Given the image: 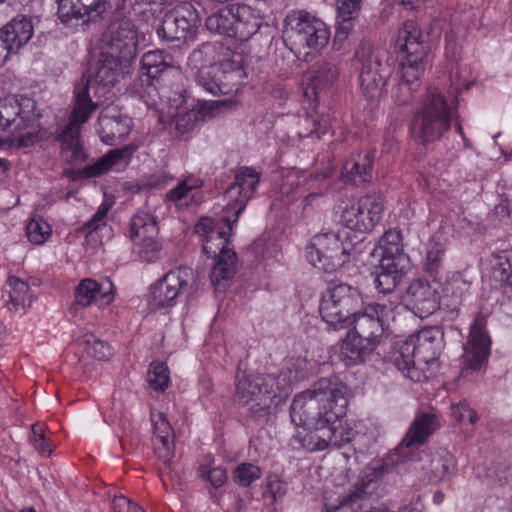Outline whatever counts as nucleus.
I'll return each mask as SVG.
<instances>
[{"label":"nucleus","mask_w":512,"mask_h":512,"mask_svg":"<svg viewBox=\"0 0 512 512\" xmlns=\"http://www.w3.org/2000/svg\"><path fill=\"white\" fill-rule=\"evenodd\" d=\"M349 397L346 384L329 378L295 395L290 405V419L296 429L290 439L292 448L315 452L351 442L355 433L345 420Z\"/></svg>","instance_id":"obj_1"},{"label":"nucleus","mask_w":512,"mask_h":512,"mask_svg":"<svg viewBox=\"0 0 512 512\" xmlns=\"http://www.w3.org/2000/svg\"><path fill=\"white\" fill-rule=\"evenodd\" d=\"M198 70L197 82L214 96L229 94L244 84L243 56L213 43L202 44L189 58Z\"/></svg>","instance_id":"obj_2"},{"label":"nucleus","mask_w":512,"mask_h":512,"mask_svg":"<svg viewBox=\"0 0 512 512\" xmlns=\"http://www.w3.org/2000/svg\"><path fill=\"white\" fill-rule=\"evenodd\" d=\"M443 338L442 328L433 325L397 341L392 353L395 366L413 382L427 381L438 367Z\"/></svg>","instance_id":"obj_3"},{"label":"nucleus","mask_w":512,"mask_h":512,"mask_svg":"<svg viewBox=\"0 0 512 512\" xmlns=\"http://www.w3.org/2000/svg\"><path fill=\"white\" fill-rule=\"evenodd\" d=\"M292 380L286 373L276 378L267 376H238L236 383V400L249 405V415L255 419H266L276 413L289 393Z\"/></svg>","instance_id":"obj_4"},{"label":"nucleus","mask_w":512,"mask_h":512,"mask_svg":"<svg viewBox=\"0 0 512 512\" xmlns=\"http://www.w3.org/2000/svg\"><path fill=\"white\" fill-rule=\"evenodd\" d=\"M357 299L348 294V290L345 286H337L329 289L323 294L320 305L319 313L322 320H359L362 317H366L369 320H384L392 319L395 320L398 313H395L398 309H404V307L392 304H380L375 302L367 303L361 308L356 309Z\"/></svg>","instance_id":"obj_5"},{"label":"nucleus","mask_w":512,"mask_h":512,"mask_svg":"<svg viewBox=\"0 0 512 512\" xmlns=\"http://www.w3.org/2000/svg\"><path fill=\"white\" fill-rule=\"evenodd\" d=\"M283 37L298 58H305L328 44L330 30L320 18L309 12L291 11L284 20Z\"/></svg>","instance_id":"obj_6"},{"label":"nucleus","mask_w":512,"mask_h":512,"mask_svg":"<svg viewBox=\"0 0 512 512\" xmlns=\"http://www.w3.org/2000/svg\"><path fill=\"white\" fill-rule=\"evenodd\" d=\"M130 63L107 52H102L94 75L84 78L75 86L74 105L80 102L85 110L94 112L102 104V99H108L110 88L118 81L120 73Z\"/></svg>","instance_id":"obj_7"},{"label":"nucleus","mask_w":512,"mask_h":512,"mask_svg":"<svg viewBox=\"0 0 512 512\" xmlns=\"http://www.w3.org/2000/svg\"><path fill=\"white\" fill-rule=\"evenodd\" d=\"M37 122L36 104L31 98L0 100V133L19 146H29L38 140Z\"/></svg>","instance_id":"obj_8"},{"label":"nucleus","mask_w":512,"mask_h":512,"mask_svg":"<svg viewBox=\"0 0 512 512\" xmlns=\"http://www.w3.org/2000/svg\"><path fill=\"white\" fill-rule=\"evenodd\" d=\"M452 110L443 93L434 88L429 90L422 109L414 116L411 134L421 144L439 140L451 126Z\"/></svg>","instance_id":"obj_9"},{"label":"nucleus","mask_w":512,"mask_h":512,"mask_svg":"<svg viewBox=\"0 0 512 512\" xmlns=\"http://www.w3.org/2000/svg\"><path fill=\"white\" fill-rule=\"evenodd\" d=\"M355 69L358 71L363 96L368 100L380 98L386 81L392 74L388 53L363 45L356 52Z\"/></svg>","instance_id":"obj_10"},{"label":"nucleus","mask_w":512,"mask_h":512,"mask_svg":"<svg viewBox=\"0 0 512 512\" xmlns=\"http://www.w3.org/2000/svg\"><path fill=\"white\" fill-rule=\"evenodd\" d=\"M353 249L345 231H322L306 246L305 256L314 267L333 272L348 261Z\"/></svg>","instance_id":"obj_11"},{"label":"nucleus","mask_w":512,"mask_h":512,"mask_svg":"<svg viewBox=\"0 0 512 512\" xmlns=\"http://www.w3.org/2000/svg\"><path fill=\"white\" fill-rule=\"evenodd\" d=\"M491 339L485 322H472L469 325L467 341L463 346L460 378L471 381L474 375L486 368L490 355Z\"/></svg>","instance_id":"obj_12"},{"label":"nucleus","mask_w":512,"mask_h":512,"mask_svg":"<svg viewBox=\"0 0 512 512\" xmlns=\"http://www.w3.org/2000/svg\"><path fill=\"white\" fill-rule=\"evenodd\" d=\"M383 209L380 194H367L346 206L341 214V222L350 230L367 233L380 221Z\"/></svg>","instance_id":"obj_13"},{"label":"nucleus","mask_w":512,"mask_h":512,"mask_svg":"<svg viewBox=\"0 0 512 512\" xmlns=\"http://www.w3.org/2000/svg\"><path fill=\"white\" fill-rule=\"evenodd\" d=\"M159 227L156 217L151 213L139 210L130 222V239L140 247V255L148 262L160 258L162 243L158 238Z\"/></svg>","instance_id":"obj_14"},{"label":"nucleus","mask_w":512,"mask_h":512,"mask_svg":"<svg viewBox=\"0 0 512 512\" xmlns=\"http://www.w3.org/2000/svg\"><path fill=\"white\" fill-rule=\"evenodd\" d=\"M107 53L124 63H131L137 55L138 33L129 19H117L110 23L103 35Z\"/></svg>","instance_id":"obj_15"},{"label":"nucleus","mask_w":512,"mask_h":512,"mask_svg":"<svg viewBox=\"0 0 512 512\" xmlns=\"http://www.w3.org/2000/svg\"><path fill=\"white\" fill-rule=\"evenodd\" d=\"M195 273L189 267H178L167 272L152 290V304L157 308L173 306L184 292L193 289Z\"/></svg>","instance_id":"obj_16"},{"label":"nucleus","mask_w":512,"mask_h":512,"mask_svg":"<svg viewBox=\"0 0 512 512\" xmlns=\"http://www.w3.org/2000/svg\"><path fill=\"white\" fill-rule=\"evenodd\" d=\"M260 179L261 173L252 167L243 166L236 171L233 183L224 193L227 210L234 215L233 222H237L247 203L255 196Z\"/></svg>","instance_id":"obj_17"},{"label":"nucleus","mask_w":512,"mask_h":512,"mask_svg":"<svg viewBox=\"0 0 512 512\" xmlns=\"http://www.w3.org/2000/svg\"><path fill=\"white\" fill-rule=\"evenodd\" d=\"M374 329L367 336L350 329L342 342L340 359L346 366L358 365L367 360L384 333V322H373Z\"/></svg>","instance_id":"obj_18"},{"label":"nucleus","mask_w":512,"mask_h":512,"mask_svg":"<svg viewBox=\"0 0 512 512\" xmlns=\"http://www.w3.org/2000/svg\"><path fill=\"white\" fill-rule=\"evenodd\" d=\"M235 222L229 217L215 221L210 217H202L195 226L197 234L202 236V250L207 257H216L230 247L229 237Z\"/></svg>","instance_id":"obj_19"},{"label":"nucleus","mask_w":512,"mask_h":512,"mask_svg":"<svg viewBox=\"0 0 512 512\" xmlns=\"http://www.w3.org/2000/svg\"><path fill=\"white\" fill-rule=\"evenodd\" d=\"M438 417L435 414L423 412L416 416L405 437L391 454L393 462H402L437 430Z\"/></svg>","instance_id":"obj_20"},{"label":"nucleus","mask_w":512,"mask_h":512,"mask_svg":"<svg viewBox=\"0 0 512 512\" xmlns=\"http://www.w3.org/2000/svg\"><path fill=\"white\" fill-rule=\"evenodd\" d=\"M92 112L84 109L81 102L74 105L68 124L59 135L62 151L67 160L73 164L85 160V152L80 142L81 126L87 122Z\"/></svg>","instance_id":"obj_21"},{"label":"nucleus","mask_w":512,"mask_h":512,"mask_svg":"<svg viewBox=\"0 0 512 512\" xmlns=\"http://www.w3.org/2000/svg\"><path fill=\"white\" fill-rule=\"evenodd\" d=\"M58 17L62 23L73 26L79 20L83 23L96 22L107 11L108 0H57Z\"/></svg>","instance_id":"obj_22"},{"label":"nucleus","mask_w":512,"mask_h":512,"mask_svg":"<svg viewBox=\"0 0 512 512\" xmlns=\"http://www.w3.org/2000/svg\"><path fill=\"white\" fill-rule=\"evenodd\" d=\"M441 284L436 281L418 279L413 281L407 290V301L414 314L420 319L432 315L439 308V289Z\"/></svg>","instance_id":"obj_23"},{"label":"nucleus","mask_w":512,"mask_h":512,"mask_svg":"<svg viewBox=\"0 0 512 512\" xmlns=\"http://www.w3.org/2000/svg\"><path fill=\"white\" fill-rule=\"evenodd\" d=\"M131 129L132 120L121 114L117 107L107 106L100 112L97 132L106 145H116L129 135Z\"/></svg>","instance_id":"obj_24"},{"label":"nucleus","mask_w":512,"mask_h":512,"mask_svg":"<svg viewBox=\"0 0 512 512\" xmlns=\"http://www.w3.org/2000/svg\"><path fill=\"white\" fill-rule=\"evenodd\" d=\"M75 300L82 307L94 304L104 309L114 300V285L107 278L100 282L90 278L83 279L75 289Z\"/></svg>","instance_id":"obj_25"},{"label":"nucleus","mask_w":512,"mask_h":512,"mask_svg":"<svg viewBox=\"0 0 512 512\" xmlns=\"http://www.w3.org/2000/svg\"><path fill=\"white\" fill-rule=\"evenodd\" d=\"M153 430L152 445L157 457L169 464L174 457V432L166 415L160 411H151Z\"/></svg>","instance_id":"obj_26"},{"label":"nucleus","mask_w":512,"mask_h":512,"mask_svg":"<svg viewBox=\"0 0 512 512\" xmlns=\"http://www.w3.org/2000/svg\"><path fill=\"white\" fill-rule=\"evenodd\" d=\"M33 32L31 21L26 16L18 15L0 29V38L14 54L29 42Z\"/></svg>","instance_id":"obj_27"},{"label":"nucleus","mask_w":512,"mask_h":512,"mask_svg":"<svg viewBox=\"0 0 512 512\" xmlns=\"http://www.w3.org/2000/svg\"><path fill=\"white\" fill-rule=\"evenodd\" d=\"M4 293L7 294L5 305L13 313L11 317H21L26 308L30 306L33 298L28 284L14 276L8 278Z\"/></svg>","instance_id":"obj_28"},{"label":"nucleus","mask_w":512,"mask_h":512,"mask_svg":"<svg viewBox=\"0 0 512 512\" xmlns=\"http://www.w3.org/2000/svg\"><path fill=\"white\" fill-rule=\"evenodd\" d=\"M339 76L338 68L335 64L329 62H319L311 71L305 95L309 96V90L314 95V99L319 101L321 93L334 86Z\"/></svg>","instance_id":"obj_29"},{"label":"nucleus","mask_w":512,"mask_h":512,"mask_svg":"<svg viewBox=\"0 0 512 512\" xmlns=\"http://www.w3.org/2000/svg\"><path fill=\"white\" fill-rule=\"evenodd\" d=\"M215 258L217 260L211 270L210 279L215 289L221 291L233 280L238 267V258L234 249L224 250Z\"/></svg>","instance_id":"obj_30"},{"label":"nucleus","mask_w":512,"mask_h":512,"mask_svg":"<svg viewBox=\"0 0 512 512\" xmlns=\"http://www.w3.org/2000/svg\"><path fill=\"white\" fill-rule=\"evenodd\" d=\"M232 11L234 16V38L244 41L259 30L261 19L252 7L246 4L234 3L232 4Z\"/></svg>","instance_id":"obj_31"},{"label":"nucleus","mask_w":512,"mask_h":512,"mask_svg":"<svg viewBox=\"0 0 512 512\" xmlns=\"http://www.w3.org/2000/svg\"><path fill=\"white\" fill-rule=\"evenodd\" d=\"M136 149L137 147L134 145H127L123 148L109 151L96 163L86 166L84 169L85 175L87 177H96L109 170H119L121 166L127 164Z\"/></svg>","instance_id":"obj_32"},{"label":"nucleus","mask_w":512,"mask_h":512,"mask_svg":"<svg viewBox=\"0 0 512 512\" xmlns=\"http://www.w3.org/2000/svg\"><path fill=\"white\" fill-rule=\"evenodd\" d=\"M224 105L225 102L220 100L199 103L177 118L176 130L182 135L192 131L197 123L213 117L214 112Z\"/></svg>","instance_id":"obj_33"},{"label":"nucleus","mask_w":512,"mask_h":512,"mask_svg":"<svg viewBox=\"0 0 512 512\" xmlns=\"http://www.w3.org/2000/svg\"><path fill=\"white\" fill-rule=\"evenodd\" d=\"M409 269L408 264H396L389 259H380L379 272L374 283L381 293H391Z\"/></svg>","instance_id":"obj_34"},{"label":"nucleus","mask_w":512,"mask_h":512,"mask_svg":"<svg viewBox=\"0 0 512 512\" xmlns=\"http://www.w3.org/2000/svg\"><path fill=\"white\" fill-rule=\"evenodd\" d=\"M375 252L381 259H389L396 264H408L409 259L403 253L402 235L398 230H389L384 233Z\"/></svg>","instance_id":"obj_35"},{"label":"nucleus","mask_w":512,"mask_h":512,"mask_svg":"<svg viewBox=\"0 0 512 512\" xmlns=\"http://www.w3.org/2000/svg\"><path fill=\"white\" fill-rule=\"evenodd\" d=\"M420 38L421 32L417 23L413 20L404 21L399 30L397 42L406 56H423L425 48Z\"/></svg>","instance_id":"obj_36"},{"label":"nucleus","mask_w":512,"mask_h":512,"mask_svg":"<svg viewBox=\"0 0 512 512\" xmlns=\"http://www.w3.org/2000/svg\"><path fill=\"white\" fill-rule=\"evenodd\" d=\"M195 29V24L184 16L167 17L157 29V34L167 41H185L195 33Z\"/></svg>","instance_id":"obj_37"},{"label":"nucleus","mask_w":512,"mask_h":512,"mask_svg":"<svg viewBox=\"0 0 512 512\" xmlns=\"http://www.w3.org/2000/svg\"><path fill=\"white\" fill-rule=\"evenodd\" d=\"M455 469L456 461L446 450H439L432 454L429 464L425 467L431 482H440L449 478Z\"/></svg>","instance_id":"obj_38"},{"label":"nucleus","mask_w":512,"mask_h":512,"mask_svg":"<svg viewBox=\"0 0 512 512\" xmlns=\"http://www.w3.org/2000/svg\"><path fill=\"white\" fill-rule=\"evenodd\" d=\"M203 181L194 176H188L166 193V199L176 207H187L195 198Z\"/></svg>","instance_id":"obj_39"},{"label":"nucleus","mask_w":512,"mask_h":512,"mask_svg":"<svg viewBox=\"0 0 512 512\" xmlns=\"http://www.w3.org/2000/svg\"><path fill=\"white\" fill-rule=\"evenodd\" d=\"M357 157L358 159L347 160L342 170V173L347 175L348 180L355 184L367 182L371 179L374 155L366 153L364 156L358 155Z\"/></svg>","instance_id":"obj_40"},{"label":"nucleus","mask_w":512,"mask_h":512,"mask_svg":"<svg viewBox=\"0 0 512 512\" xmlns=\"http://www.w3.org/2000/svg\"><path fill=\"white\" fill-rule=\"evenodd\" d=\"M172 66V56L162 50L146 52L141 58V71L151 79L158 78Z\"/></svg>","instance_id":"obj_41"},{"label":"nucleus","mask_w":512,"mask_h":512,"mask_svg":"<svg viewBox=\"0 0 512 512\" xmlns=\"http://www.w3.org/2000/svg\"><path fill=\"white\" fill-rule=\"evenodd\" d=\"M109 209L110 205L103 202L98 207L93 217L83 225L82 231L87 232V238L99 241V243L102 244V238L104 236L107 238L110 237L111 228L106 223Z\"/></svg>","instance_id":"obj_42"},{"label":"nucleus","mask_w":512,"mask_h":512,"mask_svg":"<svg viewBox=\"0 0 512 512\" xmlns=\"http://www.w3.org/2000/svg\"><path fill=\"white\" fill-rule=\"evenodd\" d=\"M234 16L232 4L226 5L206 19V27L209 31L234 38Z\"/></svg>","instance_id":"obj_43"},{"label":"nucleus","mask_w":512,"mask_h":512,"mask_svg":"<svg viewBox=\"0 0 512 512\" xmlns=\"http://www.w3.org/2000/svg\"><path fill=\"white\" fill-rule=\"evenodd\" d=\"M490 264L493 278L512 288V251L504 250L492 254Z\"/></svg>","instance_id":"obj_44"},{"label":"nucleus","mask_w":512,"mask_h":512,"mask_svg":"<svg viewBox=\"0 0 512 512\" xmlns=\"http://www.w3.org/2000/svg\"><path fill=\"white\" fill-rule=\"evenodd\" d=\"M424 71L423 56H406L401 64V85L400 88H407L409 91L417 89L418 80Z\"/></svg>","instance_id":"obj_45"},{"label":"nucleus","mask_w":512,"mask_h":512,"mask_svg":"<svg viewBox=\"0 0 512 512\" xmlns=\"http://www.w3.org/2000/svg\"><path fill=\"white\" fill-rule=\"evenodd\" d=\"M26 235L30 243L42 245L50 239L52 227L42 217H33L26 225Z\"/></svg>","instance_id":"obj_46"},{"label":"nucleus","mask_w":512,"mask_h":512,"mask_svg":"<svg viewBox=\"0 0 512 512\" xmlns=\"http://www.w3.org/2000/svg\"><path fill=\"white\" fill-rule=\"evenodd\" d=\"M147 381L153 390L163 392L170 382L169 369L166 363H151L148 370Z\"/></svg>","instance_id":"obj_47"},{"label":"nucleus","mask_w":512,"mask_h":512,"mask_svg":"<svg viewBox=\"0 0 512 512\" xmlns=\"http://www.w3.org/2000/svg\"><path fill=\"white\" fill-rule=\"evenodd\" d=\"M262 475L261 469L251 463H242L233 471V481L241 486L248 487L252 482L258 480Z\"/></svg>","instance_id":"obj_48"},{"label":"nucleus","mask_w":512,"mask_h":512,"mask_svg":"<svg viewBox=\"0 0 512 512\" xmlns=\"http://www.w3.org/2000/svg\"><path fill=\"white\" fill-rule=\"evenodd\" d=\"M84 343L86 352L98 360L106 361L113 355L112 347L92 334L85 337Z\"/></svg>","instance_id":"obj_49"},{"label":"nucleus","mask_w":512,"mask_h":512,"mask_svg":"<svg viewBox=\"0 0 512 512\" xmlns=\"http://www.w3.org/2000/svg\"><path fill=\"white\" fill-rule=\"evenodd\" d=\"M362 0H340L338 4V17L342 28L349 29L351 21L354 20L360 11Z\"/></svg>","instance_id":"obj_50"},{"label":"nucleus","mask_w":512,"mask_h":512,"mask_svg":"<svg viewBox=\"0 0 512 512\" xmlns=\"http://www.w3.org/2000/svg\"><path fill=\"white\" fill-rule=\"evenodd\" d=\"M199 475L203 480L209 481L214 488L222 487L227 481V472L222 467L211 468L202 465L199 468Z\"/></svg>","instance_id":"obj_51"},{"label":"nucleus","mask_w":512,"mask_h":512,"mask_svg":"<svg viewBox=\"0 0 512 512\" xmlns=\"http://www.w3.org/2000/svg\"><path fill=\"white\" fill-rule=\"evenodd\" d=\"M451 414L458 422L468 419L469 423L474 425L479 420L477 412L470 407L466 400H461L457 404H452Z\"/></svg>","instance_id":"obj_52"},{"label":"nucleus","mask_w":512,"mask_h":512,"mask_svg":"<svg viewBox=\"0 0 512 512\" xmlns=\"http://www.w3.org/2000/svg\"><path fill=\"white\" fill-rule=\"evenodd\" d=\"M470 287L471 282L463 279L461 275H455L448 282L446 290L447 292H451L456 300L461 301L464 296L469 293Z\"/></svg>","instance_id":"obj_53"},{"label":"nucleus","mask_w":512,"mask_h":512,"mask_svg":"<svg viewBox=\"0 0 512 512\" xmlns=\"http://www.w3.org/2000/svg\"><path fill=\"white\" fill-rule=\"evenodd\" d=\"M174 102H177L174 100ZM149 107L153 108L155 112L158 113L159 120L161 122H165L167 119L174 117L178 104H172L170 100L164 101L163 98H160L159 102H153L148 104Z\"/></svg>","instance_id":"obj_54"},{"label":"nucleus","mask_w":512,"mask_h":512,"mask_svg":"<svg viewBox=\"0 0 512 512\" xmlns=\"http://www.w3.org/2000/svg\"><path fill=\"white\" fill-rule=\"evenodd\" d=\"M113 512H144L136 503L132 502L123 495L116 496L112 504Z\"/></svg>","instance_id":"obj_55"},{"label":"nucleus","mask_w":512,"mask_h":512,"mask_svg":"<svg viewBox=\"0 0 512 512\" xmlns=\"http://www.w3.org/2000/svg\"><path fill=\"white\" fill-rule=\"evenodd\" d=\"M444 248L441 244H433L427 252V268L434 271L442 259Z\"/></svg>","instance_id":"obj_56"},{"label":"nucleus","mask_w":512,"mask_h":512,"mask_svg":"<svg viewBox=\"0 0 512 512\" xmlns=\"http://www.w3.org/2000/svg\"><path fill=\"white\" fill-rule=\"evenodd\" d=\"M385 466L381 463H374L369 465L363 472L362 481L366 482V485L381 478L384 474Z\"/></svg>","instance_id":"obj_57"},{"label":"nucleus","mask_w":512,"mask_h":512,"mask_svg":"<svg viewBox=\"0 0 512 512\" xmlns=\"http://www.w3.org/2000/svg\"><path fill=\"white\" fill-rule=\"evenodd\" d=\"M171 179L172 177L168 172L161 170L149 176L146 185L150 188H161L166 186Z\"/></svg>","instance_id":"obj_58"},{"label":"nucleus","mask_w":512,"mask_h":512,"mask_svg":"<svg viewBox=\"0 0 512 512\" xmlns=\"http://www.w3.org/2000/svg\"><path fill=\"white\" fill-rule=\"evenodd\" d=\"M267 488L275 501L282 499L286 494V485L278 478L270 479Z\"/></svg>","instance_id":"obj_59"},{"label":"nucleus","mask_w":512,"mask_h":512,"mask_svg":"<svg viewBox=\"0 0 512 512\" xmlns=\"http://www.w3.org/2000/svg\"><path fill=\"white\" fill-rule=\"evenodd\" d=\"M298 182L295 176H288L280 186V193L289 195L297 188Z\"/></svg>","instance_id":"obj_60"},{"label":"nucleus","mask_w":512,"mask_h":512,"mask_svg":"<svg viewBox=\"0 0 512 512\" xmlns=\"http://www.w3.org/2000/svg\"><path fill=\"white\" fill-rule=\"evenodd\" d=\"M32 444L35 450H37L40 454L47 456L51 454V448L47 443L45 437L39 438L38 440H34Z\"/></svg>","instance_id":"obj_61"},{"label":"nucleus","mask_w":512,"mask_h":512,"mask_svg":"<svg viewBox=\"0 0 512 512\" xmlns=\"http://www.w3.org/2000/svg\"><path fill=\"white\" fill-rule=\"evenodd\" d=\"M395 3L402 5L407 10L418 9L424 0H393Z\"/></svg>","instance_id":"obj_62"},{"label":"nucleus","mask_w":512,"mask_h":512,"mask_svg":"<svg viewBox=\"0 0 512 512\" xmlns=\"http://www.w3.org/2000/svg\"><path fill=\"white\" fill-rule=\"evenodd\" d=\"M11 54L13 53L7 48L5 41L0 38V67L5 64Z\"/></svg>","instance_id":"obj_63"},{"label":"nucleus","mask_w":512,"mask_h":512,"mask_svg":"<svg viewBox=\"0 0 512 512\" xmlns=\"http://www.w3.org/2000/svg\"><path fill=\"white\" fill-rule=\"evenodd\" d=\"M43 437H45V436H44L42 426L39 424L32 425V434L30 437L31 442L33 443L34 440H38L39 438H43Z\"/></svg>","instance_id":"obj_64"}]
</instances>
